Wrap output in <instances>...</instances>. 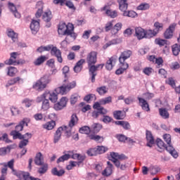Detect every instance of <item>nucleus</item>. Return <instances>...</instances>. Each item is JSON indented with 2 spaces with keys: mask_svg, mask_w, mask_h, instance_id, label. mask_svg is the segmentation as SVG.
I'll use <instances>...</instances> for the list:
<instances>
[{
  "mask_svg": "<svg viewBox=\"0 0 180 180\" xmlns=\"http://www.w3.org/2000/svg\"><path fill=\"white\" fill-rule=\"evenodd\" d=\"M165 148H166L167 151H168V153H169V154H171L174 158H178V153L171 143L167 144V146H165Z\"/></svg>",
  "mask_w": 180,
  "mask_h": 180,
  "instance_id": "nucleus-18",
  "label": "nucleus"
},
{
  "mask_svg": "<svg viewBox=\"0 0 180 180\" xmlns=\"http://www.w3.org/2000/svg\"><path fill=\"white\" fill-rule=\"evenodd\" d=\"M119 4L120 11H127L129 8V4H127L128 0H117Z\"/></svg>",
  "mask_w": 180,
  "mask_h": 180,
  "instance_id": "nucleus-21",
  "label": "nucleus"
},
{
  "mask_svg": "<svg viewBox=\"0 0 180 180\" xmlns=\"http://www.w3.org/2000/svg\"><path fill=\"white\" fill-rule=\"evenodd\" d=\"M51 18H53V16L51 15V11H50L44 12L42 15V19L44 22H50V20H51Z\"/></svg>",
  "mask_w": 180,
  "mask_h": 180,
  "instance_id": "nucleus-37",
  "label": "nucleus"
},
{
  "mask_svg": "<svg viewBox=\"0 0 180 180\" xmlns=\"http://www.w3.org/2000/svg\"><path fill=\"white\" fill-rule=\"evenodd\" d=\"M143 74H145V75H148V77H150V75H151V74L154 72V69H153V68L146 67L143 68Z\"/></svg>",
  "mask_w": 180,
  "mask_h": 180,
  "instance_id": "nucleus-50",
  "label": "nucleus"
},
{
  "mask_svg": "<svg viewBox=\"0 0 180 180\" xmlns=\"http://www.w3.org/2000/svg\"><path fill=\"white\" fill-rule=\"evenodd\" d=\"M64 133L68 137L71 136V130L68 127L64 126L59 127L54 135V143H58V141L61 139V134Z\"/></svg>",
  "mask_w": 180,
  "mask_h": 180,
  "instance_id": "nucleus-3",
  "label": "nucleus"
},
{
  "mask_svg": "<svg viewBox=\"0 0 180 180\" xmlns=\"http://www.w3.org/2000/svg\"><path fill=\"white\" fill-rule=\"evenodd\" d=\"M172 52L174 56H179L180 53V45L178 44H174L172 46Z\"/></svg>",
  "mask_w": 180,
  "mask_h": 180,
  "instance_id": "nucleus-35",
  "label": "nucleus"
},
{
  "mask_svg": "<svg viewBox=\"0 0 180 180\" xmlns=\"http://www.w3.org/2000/svg\"><path fill=\"white\" fill-rule=\"evenodd\" d=\"M120 68L115 71V74L117 75H121V74H123V72L129 68V64L120 63Z\"/></svg>",
  "mask_w": 180,
  "mask_h": 180,
  "instance_id": "nucleus-23",
  "label": "nucleus"
},
{
  "mask_svg": "<svg viewBox=\"0 0 180 180\" xmlns=\"http://www.w3.org/2000/svg\"><path fill=\"white\" fill-rule=\"evenodd\" d=\"M146 140L148 141V147H152L153 144H154V136H153V134L150 131H146Z\"/></svg>",
  "mask_w": 180,
  "mask_h": 180,
  "instance_id": "nucleus-20",
  "label": "nucleus"
},
{
  "mask_svg": "<svg viewBox=\"0 0 180 180\" xmlns=\"http://www.w3.org/2000/svg\"><path fill=\"white\" fill-rule=\"evenodd\" d=\"M8 153H11V146L0 148V155H6Z\"/></svg>",
  "mask_w": 180,
  "mask_h": 180,
  "instance_id": "nucleus-52",
  "label": "nucleus"
},
{
  "mask_svg": "<svg viewBox=\"0 0 180 180\" xmlns=\"http://www.w3.org/2000/svg\"><path fill=\"white\" fill-rule=\"evenodd\" d=\"M176 27V23H172L164 33L165 39H169L174 37V32Z\"/></svg>",
  "mask_w": 180,
  "mask_h": 180,
  "instance_id": "nucleus-6",
  "label": "nucleus"
},
{
  "mask_svg": "<svg viewBox=\"0 0 180 180\" xmlns=\"http://www.w3.org/2000/svg\"><path fill=\"white\" fill-rule=\"evenodd\" d=\"M108 113V110L105 108L99 109V110L94 111L92 112V117L94 119L99 117V115H106Z\"/></svg>",
  "mask_w": 180,
  "mask_h": 180,
  "instance_id": "nucleus-27",
  "label": "nucleus"
},
{
  "mask_svg": "<svg viewBox=\"0 0 180 180\" xmlns=\"http://www.w3.org/2000/svg\"><path fill=\"white\" fill-rule=\"evenodd\" d=\"M123 12V16H127V18H137L138 14L134 11H121Z\"/></svg>",
  "mask_w": 180,
  "mask_h": 180,
  "instance_id": "nucleus-26",
  "label": "nucleus"
},
{
  "mask_svg": "<svg viewBox=\"0 0 180 180\" xmlns=\"http://www.w3.org/2000/svg\"><path fill=\"white\" fill-rule=\"evenodd\" d=\"M49 60V58L46 56H41L36 60L34 61V65H41L44 61Z\"/></svg>",
  "mask_w": 180,
  "mask_h": 180,
  "instance_id": "nucleus-30",
  "label": "nucleus"
},
{
  "mask_svg": "<svg viewBox=\"0 0 180 180\" xmlns=\"http://www.w3.org/2000/svg\"><path fill=\"white\" fill-rule=\"evenodd\" d=\"M67 103H68V98L67 97H62L59 101L54 104L53 109L55 110H62L67 106Z\"/></svg>",
  "mask_w": 180,
  "mask_h": 180,
  "instance_id": "nucleus-5",
  "label": "nucleus"
},
{
  "mask_svg": "<svg viewBox=\"0 0 180 180\" xmlns=\"http://www.w3.org/2000/svg\"><path fill=\"white\" fill-rule=\"evenodd\" d=\"M96 91L98 92L99 95H105V94H107L108 89L106 86H103L97 88Z\"/></svg>",
  "mask_w": 180,
  "mask_h": 180,
  "instance_id": "nucleus-51",
  "label": "nucleus"
},
{
  "mask_svg": "<svg viewBox=\"0 0 180 180\" xmlns=\"http://www.w3.org/2000/svg\"><path fill=\"white\" fill-rule=\"evenodd\" d=\"M116 63H117V56H112L106 62V64H105L106 70H108V71H112V70H113V67L116 65Z\"/></svg>",
  "mask_w": 180,
  "mask_h": 180,
  "instance_id": "nucleus-9",
  "label": "nucleus"
},
{
  "mask_svg": "<svg viewBox=\"0 0 180 180\" xmlns=\"http://www.w3.org/2000/svg\"><path fill=\"white\" fill-rule=\"evenodd\" d=\"M135 35L139 40H141V39H144V37H146V30L140 27H136Z\"/></svg>",
  "mask_w": 180,
  "mask_h": 180,
  "instance_id": "nucleus-14",
  "label": "nucleus"
},
{
  "mask_svg": "<svg viewBox=\"0 0 180 180\" xmlns=\"http://www.w3.org/2000/svg\"><path fill=\"white\" fill-rule=\"evenodd\" d=\"M106 15H108V16H110V18H116L117 16V11H112V10H107Z\"/></svg>",
  "mask_w": 180,
  "mask_h": 180,
  "instance_id": "nucleus-62",
  "label": "nucleus"
},
{
  "mask_svg": "<svg viewBox=\"0 0 180 180\" xmlns=\"http://www.w3.org/2000/svg\"><path fill=\"white\" fill-rule=\"evenodd\" d=\"M34 162L37 165H41L43 164V155L41 153L37 154Z\"/></svg>",
  "mask_w": 180,
  "mask_h": 180,
  "instance_id": "nucleus-45",
  "label": "nucleus"
},
{
  "mask_svg": "<svg viewBox=\"0 0 180 180\" xmlns=\"http://www.w3.org/2000/svg\"><path fill=\"white\" fill-rule=\"evenodd\" d=\"M75 86H77V82H75L67 83L66 84H64L63 86L57 87L53 91H46L41 96L37 97V101L40 103L43 99H47L52 103H57V101H58V94H60V95H66L68 92H70V91L75 88Z\"/></svg>",
  "mask_w": 180,
  "mask_h": 180,
  "instance_id": "nucleus-1",
  "label": "nucleus"
},
{
  "mask_svg": "<svg viewBox=\"0 0 180 180\" xmlns=\"http://www.w3.org/2000/svg\"><path fill=\"white\" fill-rule=\"evenodd\" d=\"M58 34L60 36H70L73 39H77V34L74 32V25L68 23L62 22L59 24L58 29Z\"/></svg>",
  "mask_w": 180,
  "mask_h": 180,
  "instance_id": "nucleus-2",
  "label": "nucleus"
},
{
  "mask_svg": "<svg viewBox=\"0 0 180 180\" xmlns=\"http://www.w3.org/2000/svg\"><path fill=\"white\" fill-rule=\"evenodd\" d=\"M96 99V97L95 96V94H89L84 97V101L86 102H92V101H95Z\"/></svg>",
  "mask_w": 180,
  "mask_h": 180,
  "instance_id": "nucleus-59",
  "label": "nucleus"
},
{
  "mask_svg": "<svg viewBox=\"0 0 180 180\" xmlns=\"http://www.w3.org/2000/svg\"><path fill=\"white\" fill-rule=\"evenodd\" d=\"M113 115L117 120H122L126 117V112L120 110L114 111Z\"/></svg>",
  "mask_w": 180,
  "mask_h": 180,
  "instance_id": "nucleus-22",
  "label": "nucleus"
},
{
  "mask_svg": "<svg viewBox=\"0 0 180 180\" xmlns=\"http://www.w3.org/2000/svg\"><path fill=\"white\" fill-rule=\"evenodd\" d=\"M51 54L53 57H56L59 63H63V56L61 55V51L58 49L56 46H53L52 45V47L51 49Z\"/></svg>",
  "mask_w": 180,
  "mask_h": 180,
  "instance_id": "nucleus-7",
  "label": "nucleus"
},
{
  "mask_svg": "<svg viewBox=\"0 0 180 180\" xmlns=\"http://www.w3.org/2000/svg\"><path fill=\"white\" fill-rule=\"evenodd\" d=\"M92 129L94 133H98L99 131L102 129V125L101 124H94L92 125Z\"/></svg>",
  "mask_w": 180,
  "mask_h": 180,
  "instance_id": "nucleus-61",
  "label": "nucleus"
},
{
  "mask_svg": "<svg viewBox=\"0 0 180 180\" xmlns=\"http://www.w3.org/2000/svg\"><path fill=\"white\" fill-rule=\"evenodd\" d=\"M37 6H41L39 8H38L35 16L36 18H40L41 16V13H43V3L39 1L37 4Z\"/></svg>",
  "mask_w": 180,
  "mask_h": 180,
  "instance_id": "nucleus-46",
  "label": "nucleus"
},
{
  "mask_svg": "<svg viewBox=\"0 0 180 180\" xmlns=\"http://www.w3.org/2000/svg\"><path fill=\"white\" fill-rule=\"evenodd\" d=\"M115 124L122 126L125 130H129V129H130V124L125 121H116Z\"/></svg>",
  "mask_w": 180,
  "mask_h": 180,
  "instance_id": "nucleus-36",
  "label": "nucleus"
},
{
  "mask_svg": "<svg viewBox=\"0 0 180 180\" xmlns=\"http://www.w3.org/2000/svg\"><path fill=\"white\" fill-rule=\"evenodd\" d=\"M159 171H160V169L157 166H152L149 168V172L151 174V175H155L158 174Z\"/></svg>",
  "mask_w": 180,
  "mask_h": 180,
  "instance_id": "nucleus-49",
  "label": "nucleus"
},
{
  "mask_svg": "<svg viewBox=\"0 0 180 180\" xmlns=\"http://www.w3.org/2000/svg\"><path fill=\"white\" fill-rule=\"evenodd\" d=\"M89 139H90V140H94V141H97L98 143H102L103 141V137L99 135L91 134L89 135Z\"/></svg>",
  "mask_w": 180,
  "mask_h": 180,
  "instance_id": "nucleus-40",
  "label": "nucleus"
},
{
  "mask_svg": "<svg viewBox=\"0 0 180 180\" xmlns=\"http://www.w3.org/2000/svg\"><path fill=\"white\" fill-rule=\"evenodd\" d=\"M17 73H18V69H16V68L9 67L8 68L7 75H8L9 77H15V75H16Z\"/></svg>",
  "mask_w": 180,
  "mask_h": 180,
  "instance_id": "nucleus-43",
  "label": "nucleus"
},
{
  "mask_svg": "<svg viewBox=\"0 0 180 180\" xmlns=\"http://www.w3.org/2000/svg\"><path fill=\"white\" fill-rule=\"evenodd\" d=\"M71 155H72V151H69L68 152L67 154L63 155V156L60 157L58 160L57 162H64V161H67L68 160H70V158H71Z\"/></svg>",
  "mask_w": 180,
  "mask_h": 180,
  "instance_id": "nucleus-29",
  "label": "nucleus"
},
{
  "mask_svg": "<svg viewBox=\"0 0 180 180\" xmlns=\"http://www.w3.org/2000/svg\"><path fill=\"white\" fill-rule=\"evenodd\" d=\"M39 80L47 87V84L51 82V77L49 75H45L39 79Z\"/></svg>",
  "mask_w": 180,
  "mask_h": 180,
  "instance_id": "nucleus-31",
  "label": "nucleus"
},
{
  "mask_svg": "<svg viewBox=\"0 0 180 180\" xmlns=\"http://www.w3.org/2000/svg\"><path fill=\"white\" fill-rule=\"evenodd\" d=\"M25 124L27 126V124L25 121H21L18 125L15 127V131H22L23 130V127H25Z\"/></svg>",
  "mask_w": 180,
  "mask_h": 180,
  "instance_id": "nucleus-55",
  "label": "nucleus"
},
{
  "mask_svg": "<svg viewBox=\"0 0 180 180\" xmlns=\"http://www.w3.org/2000/svg\"><path fill=\"white\" fill-rule=\"evenodd\" d=\"M15 84H23V79L20 78V77L13 78L8 81L6 86L8 88L11 86V85H15Z\"/></svg>",
  "mask_w": 180,
  "mask_h": 180,
  "instance_id": "nucleus-17",
  "label": "nucleus"
},
{
  "mask_svg": "<svg viewBox=\"0 0 180 180\" xmlns=\"http://www.w3.org/2000/svg\"><path fill=\"white\" fill-rule=\"evenodd\" d=\"M138 101L143 110L145 112H150V105H148V103L147 101H146V99L139 97Z\"/></svg>",
  "mask_w": 180,
  "mask_h": 180,
  "instance_id": "nucleus-12",
  "label": "nucleus"
},
{
  "mask_svg": "<svg viewBox=\"0 0 180 180\" xmlns=\"http://www.w3.org/2000/svg\"><path fill=\"white\" fill-rule=\"evenodd\" d=\"M96 148H97V155L104 154V153H106V151H108V148L103 146H97Z\"/></svg>",
  "mask_w": 180,
  "mask_h": 180,
  "instance_id": "nucleus-58",
  "label": "nucleus"
},
{
  "mask_svg": "<svg viewBox=\"0 0 180 180\" xmlns=\"http://www.w3.org/2000/svg\"><path fill=\"white\" fill-rule=\"evenodd\" d=\"M77 123H78V117H77V115L73 114L71 116V119L69 122V127H74V126H75V124H77Z\"/></svg>",
  "mask_w": 180,
  "mask_h": 180,
  "instance_id": "nucleus-38",
  "label": "nucleus"
},
{
  "mask_svg": "<svg viewBox=\"0 0 180 180\" xmlns=\"http://www.w3.org/2000/svg\"><path fill=\"white\" fill-rule=\"evenodd\" d=\"M155 29V32H157V33L158 34L160 32H161V30H162V29H164V24L159 22H155L153 25Z\"/></svg>",
  "mask_w": 180,
  "mask_h": 180,
  "instance_id": "nucleus-41",
  "label": "nucleus"
},
{
  "mask_svg": "<svg viewBox=\"0 0 180 180\" xmlns=\"http://www.w3.org/2000/svg\"><path fill=\"white\" fill-rule=\"evenodd\" d=\"M14 175H16L20 180H32V176L27 172L22 171L15 172Z\"/></svg>",
  "mask_w": 180,
  "mask_h": 180,
  "instance_id": "nucleus-11",
  "label": "nucleus"
},
{
  "mask_svg": "<svg viewBox=\"0 0 180 180\" xmlns=\"http://www.w3.org/2000/svg\"><path fill=\"white\" fill-rule=\"evenodd\" d=\"M87 154L90 157H94V155H98V150L96 148H90L87 150Z\"/></svg>",
  "mask_w": 180,
  "mask_h": 180,
  "instance_id": "nucleus-57",
  "label": "nucleus"
},
{
  "mask_svg": "<svg viewBox=\"0 0 180 180\" xmlns=\"http://www.w3.org/2000/svg\"><path fill=\"white\" fill-rule=\"evenodd\" d=\"M101 105H108V103H112V96H108L100 100Z\"/></svg>",
  "mask_w": 180,
  "mask_h": 180,
  "instance_id": "nucleus-54",
  "label": "nucleus"
},
{
  "mask_svg": "<svg viewBox=\"0 0 180 180\" xmlns=\"http://www.w3.org/2000/svg\"><path fill=\"white\" fill-rule=\"evenodd\" d=\"M132 54H133V52H131V51L130 50H126L122 51L119 57L120 64H129V63H127L126 60H128V58H130Z\"/></svg>",
  "mask_w": 180,
  "mask_h": 180,
  "instance_id": "nucleus-4",
  "label": "nucleus"
},
{
  "mask_svg": "<svg viewBox=\"0 0 180 180\" xmlns=\"http://www.w3.org/2000/svg\"><path fill=\"white\" fill-rule=\"evenodd\" d=\"M41 102H42L41 110H49V109H50V101H49V100L46 98H43Z\"/></svg>",
  "mask_w": 180,
  "mask_h": 180,
  "instance_id": "nucleus-39",
  "label": "nucleus"
},
{
  "mask_svg": "<svg viewBox=\"0 0 180 180\" xmlns=\"http://www.w3.org/2000/svg\"><path fill=\"white\" fill-rule=\"evenodd\" d=\"M32 88L35 89V91H43V89L46 88V84H43L40 79H39L33 84Z\"/></svg>",
  "mask_w": 180,
  "mask_h": 180,
  "instance_id": "nucleus-19",
  "label": "nucleus"
},
{
  "mask_svg": "<svg viewBox=\"0 0 180 180\" xmlns=\"http://www.w3.org/2000/svg\"><path fill=\"white\" fill-rule=\"evenodd\" d=\"M18 56H19V53L17 52L11 53V58L5 61V64L7 65H15L16 63V58H18Z\"/></svg>",
  "mask_w": 180,
  "mask_h": 180,
  "instance_id": "nucleus-15",
  "label": "nucleus"
},
{
  "mask_svg": "<svg viewBox=\"0 0 180 180\" xmlns=\"http://www.w3.org/2000/svg\"><path fill=\"white\" fill-rule=\"evenodd\" d=\"M104 65H105L103 64H99L97 65H91L89 66L90 74H95V71H98V70H102Z\"/></svg>",
  "mask_w": 180,
  "mask_h": 180,
  "instance_id": "nucleus-25",
  "label": "nucleus"
},
{
  "mask_svg": "<svg viewBox=\"0 0 180 180\" xmlns=\"http://www.w3.org/2000/svg\"><path fill=\"white\" fill-rule=\"evenodd\" d=\"M159 115L162 119H169V112H168V110L165 108H160Z\"/></svg>",
  "mask_w": 180,
  "mask_h": 180,
  "instance_id": "nucleus-32",
  "label": "nucleus"
},
{
  "mask_svg": "<svg viewBox=\"0 0 180 180\" xmlns=\"http://www.w3.org/2000/svg\"><path fill=\"white\" fill-rule=\"evenodd\" d=\"M123 26V24H122V22H117V24H115L113 27H112V33H114V34H116V33H118L119 31L122 30V27Z\"/></svg>",
  "mask_w": 180,
  "mask_h": 180,
  "instance_id": "nucleus-44",
  "label": "nucleus"
},
{
  "mask_svg": "<svg viewBox=\"0 0 180 180\" xmlns=\"http://www.w3.org/2000/svg\"><path fill=\"white\" fill-rule=\"evenodd\" d=\"M110 157L112 158V162H114L115 167L119 168L120 167V162H119V160H123V156L119 155L117 153L112 152L110 153Z\"/></svg>",
  "mask_w": 180,
  "mask_h": 180,
  "instance_id": "nucleus-10",
  "label": "nucleus"
},
{
  "mask_svg": "<svg viewBox=\"0 0 180 180\" xmlns=\"http://www.w3.org/2000/svg\"><path fill=\"white\" fill-rule=\"evenodd\" d=\"M147 9H150V4L147 3H142L137 6L138 11H147Z\"/></svg>",
  "mask_w": 180,
  "mask_h": 180,
  "instance_id": "nucleus-48",
  "label": "nucleus"
},
{
  "mask_svg": "<svg viewBox=\"0 0 180 180\" xmlns=\"http://www.w3.org/2000/svg\"><path fill=\"white\" fill-rule=\"evenodd\" d=\"M79 133H82V134H88L89 133H91V128L88 126L82 127L79 130Z\"/></svg>",
  "mask_w": 180,
  "mask_h": 180,
  "instance_id": "nucleus-53",
  "label": "nucleus"
},
{
  "mask_svg": "<svg viewBox=\"0 0 180 180\" xmlns=\"http://www.w3.org/2000/svg\"><path fill=\"white\" fill-rule=\"evenodd\" d=\"M107 167L102 172L103 176H110V175H112V172H113V165L110 162H107Z\"/></svg>",
  "mask_w": 180,
  "mask_h": 180,
  "instance_id": "nucleus-16",
  "label": "nucleus"
},
{
  "mask_svg": "<svg viewBox=\"0 0 180 180\" xmlns=\"http://www.w3.org/2000/svg\"><path fill=\"white\" fill-rule=\"evenodd\" d=\"M56 60L54 59L51 58L46 61V65L49 67L50 68H56Z\"/></svg>",
  "mask_w": 180,
  "mask_h": 180,
  "instance_id": "nucleus-64",
  "label": "nucleus"
},
{
  "mask_svg": "<svg viewBox=\"0 0 180 180\" xmlns=\"http://www.w3.org/2000/svg\"><path fill=\"white\" fill-rule=\"evenodd\" d=\"M158 34L157 33V31H155V30H148L145 31V37L146 39H151V37H154L155 36H157Z\"/></svg>",
  "mask_w": 180,
  "mask_h": 180,
  "instance_id": "nucleus-34",
  "label": "nucleus"
},
{
  "mask_svg": "<svg viewBox=\"0 0 180 180\" xmlns=\"http://www.w3.org/2000/svg\"><path fill=\"white\" fill-rule=\"evenodd\" d=\"M155 42L156 44H158L159 46H167V41L165 39H156L155 40Z\"/></svg>",
  "mask_w": 180,
  "mask_h": 180,
  "instance_id": "nucleus-63",
  "label": "nucleus"
},
{
  "mask_svg": "<svg viewBox=\"0 0 180 180\" xmlns=\"http://www.w3.org/2000/svg\"><path fill=\"white\" fill-rule=\"evenodd\" d=\"M72 152V155L70 156V158H72L73 160H78V161H79L80 162L82 161H84V160H85V157L78 154V153H74V152Z\"/></svg>",
  "mask_w": 180,
  "mask_h": 180,
  "instance_id": "nucleus-42",
  "label": "nucleus"
},
{
  "mask_svg": "<svg viewBox=\"0 0 180 180\" xmlns=\"http://www.w3.org/2000/svg\"><path fill=\"white\" fill-rule=\"evenodd\" d=\"M7 35L8 37H11L13 41H16L18 40V33L15 32L12 29L7 30Z\"/></svg>",
  "mask_w": 180,
  "mask_h": 180,
  "instance_id": "nucleus-28",
  "label": "nucleus"
},
{
  "mask_svg": "<svg viewBox=\"0 0 180 180\" xmlns=\"http://www.w3.org/2000/svg\"><path fill=\"white\" fill-rule=\"evenodd\" d=\"M53 45L41 46L37 49L39 53H43V51H51Z\"/></svg>",
  "mask_w": 180,
  "mask_h": 180,
  "instance_id": "nucleus-47",
  "label": "nucleus"
},
{
  "mask_svg": "<svg viewBox=\"0 0 180 180\" xmlns=\"http://www.w3.org/2000/svg\"><path fill=\"white\" fill-rule=\"evenodd\" d=\"M8 8L10 11H11V12L13 13L15 18H18V19L20 18V13H19V12H18L16 10V6H15L14 4L8 3Z\"/></svg>",
  "mask_w": 180,
  "mask_h": 180,
  "instance_id": "nucleus-24",
  "label": "nucleus"
},
{
  "mask_svg": "<svg viewBox=\"0 0 180 180\" xmlns=\"http://www.w3.org/2000/svg\"><path fill=\"white\" fill-rule=\"evenodd\" d=\"M56 127V122L53 120L46 122L43 124V128L46 129V130H53Z\"/></svg>",
  "mask_w": 180,
  "mask_h": 180,
  "instance_id": "nucleus-33",
  "label": "nucleus"
},
{
  "mask_svg": "<svg viewBox=\"0 0 180 180\" xmlns=\"http://www.w3.org/2000/svg\"><path fill=\"white\" fill-rule=\"evenodd\" d=\"M30 29L32 31V33L33 34H36L39 32V29H40V22L39 21L32 20L31 24H30Z\"/></svg>",
  "mask_w": 180,
  "mask_h": 180,
  "instance_id": "nucleus-13",
  "label": "nucleus"
},
{
  "mask_svg": "<svg viewBox=\"0 0 180 180\" xmlns=\"http://www.w3.org/2000/svg\"><path fill=\"white\" fill-rule=\"evenodd\" d=\"M11 135L13 136L14 139H20V140H22V135H21V134L18 131H12L11 132Z\"/></svg>",
  "mask_w": 180,
  "mask_h": 180,
  "instance_id": "nucleus-56",
  "label": "nucleus"
},
{
  "mask_svg": "<svg viewBox=\"0 0 180 180\" xmlns=\"http://www.w3.org/2000/svg\"><path fill=\"white\" fill-rule=\"evenodd\" d=\"M97 60V53L95 51L90 52L86 57V62L88 63L89 67L91 65H94L96 64Z\"/></svg>",
  "mask_w": 180,
  "mask_h": 180,
  "instance_id": "nucleus-8",
  "label": "nucleus"
},
{
  "mask_svg": "<svg viewBox=\"0 0 180 180\" xmlns=\"http://www.w3.org/2000/svg\"><path fill=\"white\" fill-rule=\"evenodd\" d=\"M52 174L53 175H56L57 176H61L62 175H64V170H58L57 168H53L52 169Z\"/></svg>",
  "mask_w": 180,
  "mask_h": 180,
  "instance_id": "nucleus-60",
  "label": "nucleus"
}]
</instances>
